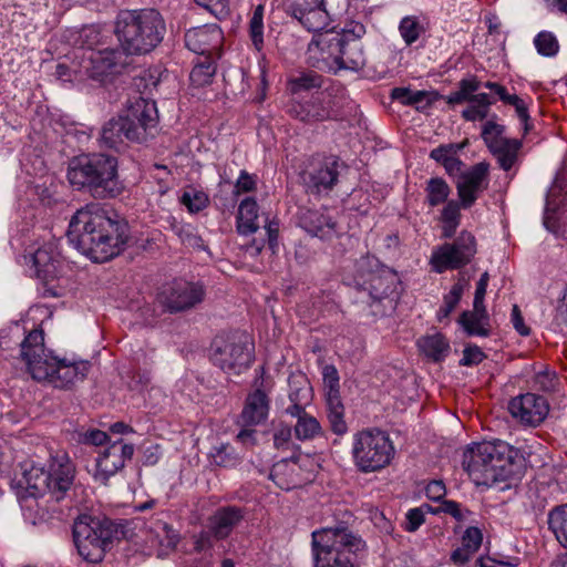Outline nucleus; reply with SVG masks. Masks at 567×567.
<instances>
[{"label": "nucleus", "instance_id": "nucleus-1", "mask_svg": "<svg viewBox=\"0 0 567 567\" xmlns=\"http://www.w3.org/2000/svg\"><path fill=\"white\" fill-rule=\"evenodd\" d=\"M68 238L95 262L117 256L128 238L126 225L111 218L97 204L79 209L69 224Z\"/></svg>", "mask_w": 567, "mask_h": 567}, {"label": "nucleus", "instance_id": "nucleus-2", "mask_svg": "<svg viewBox=\"0 0 567 567\" xmlns=\"http://www.w3.org/2000/svg\"><path fill=\"white\" fill-rule=\"evenodd\" d=\"M518 451L495 440L468 446L463 453V468L476 485L492 486L514 475Z\"/></svg>", "mask_w": 567, "mask_h": 567}, {"label": "nucleus", "instance_id": "nucleus-3", "mask_svg": "<svg viewBox=\"0 0 567 567\" xmlns=\"http://www.w3.org/2000/svg\"><path fill=\"white\" fill-rule=\"evenodd\" d=\"M68 181L78 190H86L95 198L120 194L117 161L105 154H84L73 157L68 166Z\"/></svg>", "mask_w": 567, "mask_h": 567}, {"label": "nucleus", "instance_id": "nucleus-4", "mask_svg": "<svg viewBox=\"0 0 567 567\" xmlns=\"http://www.w3.org/2000/svg\"><path fill=\"white\" fill-rule=\"evenodd\" d=\"M114 32L126 54H146L163 41L166 25L154 9L126 10L117 16Z\"/></svg>", "mask_w": 567, "mask_h": 567}, {"label": "nucleus", "instance_id": "nucleus-5", "mask_svg": "<svg viewBox=\"0 0 567 567\" xmlns=\"http://www.w3.org/2000/svg\"><path fill=\"white\" fill-rule=\"evenodd\" d=\"M74 480L75 466L64 451L50 454L45 466L32 465L23 473L29 496L37 498L49 495L54 502H61L69 496Z\"/></svg>", "mask_w": 567, "mask_h": 567}, {"label": "nucleus", "instance_id": "nucleus-6", "mask_svg": "<svg viewBox=\"0 0 567 567\" xmlns=\"http://www.w3.org/2000/svg\"><path fill=\"white\" fill-rule=\"evenodd\" d=\"M364 542L343 526L326 527L312 533L315 567H354Z\"/></svg>", "mask_w": 567, "mask_h": 567}, {"label": "nucleus", "instance_id": "nucleus-7", "mask_svg": "<svg viewBox=\"0 0 567 567\" xmlns=\"http://www.w3.org/2000/svg\"><path fill=\"white\" fill-rule=\"evenodd\" d=\"M309 51L318 52V62L328 68L358 71L367 61L363 44L358 38L333 29L317 34L309 44Z\"/></svg>", "mask_w": 567, "mask_h": 567}, {"label": "nucleus", "instance_id": "nucleus-8", "mask_svg": "<svg viewBox=\"0 0 567 567\" xmlns=\"http://www.w3.org/2000/svg\"><path fill=\"white\" fill-rule=\"evenodd\" d=\"M351 453L360 472L373 473L391 463L395 449L386 432L369 427L353 434Z\"/></svg>", "mask_w": 567, "mask_h": 567}, {"label": "nucleus", "instance_id": "nucleus-9", "mask_svg": "<svg viewBox=\"0 0 567 567\" xmlns=\"http://www.w3.org/2000/svg\"><path fill=\"white\" fill-rule=\"evenodd\" d=\"M115 528L109 519L80 516L73 525V539L79 554L90 563H100L109 549Z\"/></svg>", "mask_w": 567, "mask_h": 567}, {"label": "nucleus", "instance_id": "nucleus-10", "mask_svg": "<svg viewBox=\"0 0 567 567\" xmlns=\"http://www.w3.org/2000/svg\"><path fill=\"white\" fill-rule=\"evenodd\" d=\"M254 359V344L241 332L219 336L214 340L213 362L227 373L240 374Z\"/></svg>", "mask_w": 567, "mask_h": 567}, {"label": "nucleus", "instance_id": "nucleus-11", "mask_svg": "<svg viewBox=\"0 0 567 567\" xmlns=\"http://www.w3.org/2000/svg\"><path fill=\"white\" fill-rule=\"evenodd\" d=\"M476 251L475 237L468 231H462L454 241L433 248L430 265L437 274L460 269L472 261Z\"/></svg>", "mask_w": 567, "mask_h": 567}, {"label": "nucleus", "instance_id": "nucleus-12", "mask_svg": "<svg viewBox=\"0 0 567 567\" xmlns=\"http://www.w3.org/2000/svg\"><path fill=\"white\" fill-rule=\"evenodd\" d=\"M21 358L28 372L39 382H47L56 365L58 358L44 347L42 330H32L21 343Z\"/></svg>", "mask_w": 567, "mask_h": 567}, {"label": "nucleus", "instance_id": "nucleus-13", "mask_svg": "<svg viewBox=\"0 0 567 567\" xmlns=\"http://www.w3.org/2000/svg\"><path fill=\"white\" fill-rule=\"evenodd\" d=\"M127 64L126 53L114 48L87 51L82 61V68L87 76L101 83L120 74Z\"/></svg>", "mask_w": 567, "mask_h": 567}, {"label": "nucleus", "instance_id": "nucleus-14", "mask_svg": "<svg viewBox=\"0 0 567 567\" xmlns=\"http://www.w3.org/2000/svg\"><path fill=\"white\" fill-rule=\"evenodd\" d=\"M505 127L493 121H487L482 130V137L489 152L504 171H509L518 158L522 142L504 136Z\"/></svg>", "mask_w": 567, "mask_h": 567}, {"label": "nucleus", "instance_id": "nucleus-15", "mask_svg": "<svg viewBox=\"0 0 567 567\" xmlns=\"http://www.w3.org/2000/svg\"><path fill=\"white\" fill-rule=\"evenodd\" d=\"M204 296L205 291L202 285L175 280L163 288L157 300L167 311L179 312L200 303Z\"/></svg>", "mask_w": 567, "mask_h": 567}, {"label": "nucleus", "instance_id": "nucleus-16", "mask_svg": "<svg viewBox=\"0 0 567 567\" xmlns=\"http://www.w3.org/2000/svg\"><path fill=\"white\" fill-rule=\"evenodd\" d=\"M285 11L309 32L322 33L330 24L323 0H286Z\"/></svg>", "mask_w": 567, "mask_h": 567}, {"label": "nucleus", "instance_id": "nucleus-17", "mask_svg": "<svg viewBox=\"0 0 567 567\" xmlns=\"http://www.w3.org/2000/svg\"><path fill=\"white\" fill-rule=\"evenodd\" d=\"M121 117L130 131L138 133V137H128L133 142H143L152 135L158 120L155 102L143 97H137Z\"/></svg>", "mask_w": 567, "mask_h": 567}, {"label": "nucleus", "instance_id": "nucleus-18", "mask_svg": "<svg viewBox=\"0 0 567 567\" xmlns=\"http://www.w3.org/2000/svg\"><path fill=\"white\" fill-rule=\"evenodd\" d=\"M134 446L118 439L104 446L96 458L94 480L106 484L110 477L121 471L125 462L133 456Z\"/></svg>", "mask_w": 567, "mask_h": 567}, {"label": "nucleus", "instance_id": "nucleus-19", "mask_svg": "<svg viewBox=\"0 0 567 567\" xmlns=\"http://www.w3.org/2000/svg\"><path fill=\"white\" fill-rule=\"evenodd\" d=\"M338 161L334 157L313 158L302 174L307 189L313 194L329 192L338 181Z\"/></svg>", "mask_w": 567, "mask_h": 567}, {"label": "nucleus", "instance_id": "nucleus-20", "mask_svg": "<svg viewBox=\"0 0 567 567\" xmlns=\"http://www.w3.org/2000/svg\"><path fill=\"white\" fill-rule=\"evenodd\" d=\"M224 35L215 23L189 29L185 33V45L200 56H220Z\"/></svg>", "mask_w": 567, "mask_h": 567}, {"label": "nucleus", "instance_id": "nucleus-21", "mask_svg": "<svg viewBox=\"0 0 567 567\" xmlns=\"http://www.w3.org/2000/svg\"><path fill=\"white\" fill-rule=\"evenodd\" d=\"M508 410L520 423L537 426L548 415L549 404L544 396L526 393L512 399Z\"/></svg>", "mask_w": 567, "mask_h": 567}, {"label": "nucleus", "instance_id": "nucleus-22", "mask_svg": "<svg viewBox=\"0 0 567 567\" xmlns=\"http://www.w3.org/2000/svg\"><path fill=\"white\" fill-rule=\"evenodd\" d=\"M488 164L478 163L463 173L456 183L463 208H470L488 186Z\"/></svg>", "mask_w": 567, "mask_h": 567}, {"label": "nucleus", "instance_id": "nucleus-23", "mask_svg": "<svg viewBox=\"0 0 567 567\" xmlns=\"http://www.w3.org/2000/svg\"><path fill=\"white\" fill-rule=\"evenodd\" d=\"M288 112L306 123L327 121L332 116V97L330 94L320 93L305 102H292Z\"/></svg>", "mask_w": 567, "mask_h": 567}, {"label": "nucleus", "instance_id": "nucleus-24", "mask_svg": "<svg viewBox=\"0 0 567 567\" xmlns=\"http://www.w3.org/2000/svg\"><path fill=\"white\" fill-rule=\"evenodd\" d=\"M245 517L246 511L243 507L235 505L219 507L208 518L206 535L218 540L226 539Z\"/></svg>", "mask_w": 567, "mask_h": 567}, {"label": "nucleus", "instance_id": "nucleus-25", "mask_svg": "<svg viewBox=\"0 0 567 567\" xmlns=\"http://www.w3.org/2000/svg\"><path fill=\"white\" fill-rule=\"evenodd\" d=\"M299 225L311 236L329 240L338 236L337 223L326 212L302 209Z\"/></svg>", "mask_w": 567, "mask_h": 567}, {"label": "nucleus", "instance_id": "nucleus-26", "mask_svg": "<svg viewBox=\"0 0 567 567\" xmlns=\"http://www.w3.org/2000/svg\"><path fill=\"white\" fill-rule=\"evenodd\" d=\"M89 370V361L69 362L64 359H59L47 382L58 389H70L83 381Z\"/></svg>", "mask_w": 567, "mask_h": 567}, {"label": "nucleus", "instance_id": "nucleus-27", "mask_svg": "<svg viewBox=\"0 0 567 567\" xmlns=\"http://www.w3.org/2000/svg\"><path fill=\"white\" fill-rule=\"evenodd\" d=\"M396 276L388 270L370 271L368 277L359 282L373 301H381L392 296L396 289Z\"/></svg>", "mask_w": 567, "mask_h": 567}, {"label": "nucleus", "instance_id": "nucleus-28", "mask_svg": "<svg viewBox=\"0 0 567 567\" xmlns=\"http://www.w3.org/2000/svg\"><path fill=\"white\" fill-rule=\"evenodd\" d=\"M270 478L281 489L289 491L301 485L306 478L295 457L284 458L272 465Z\"/></svg>", "mask_w": 567, "mask_h": 567}, {"label": "nucleus", "instance_id": "nucleus-29", "mask_svg": "<svg viewBox=\"0 0 567 567\" xmlns=\"http://www.w3.org/2000/svg\"><path fill=\"white\" fill-rule=\"evenodd\" d=\"M33 265L38 277L49 280L58 276L61 260L56 244L49 241L43 244L32 254Z\"/></svg>", "mask_w": 567, "mask_h": 567}, {"label": "nucleus", "instance_id": "nucleus-30", "mask_svg": "<svg viewBox=\"0 0 567 567\" xmlns=\"http://www.w3.org/2000/svg\"><path fill=\"white\" fill-rule=\"evenodd\" d=\"M269 398L261 389L248 394L240 414V422L245 426L258 425L265 422L269 414Z\"/></svg>", "mask_w": 567, "mask_h": 567}, {"label": "nucleus", "instance_id": "nucleus-31", "mask_svg": "<svg viewBox=\"0 0 567 567\" xmlns=\"http://www.w3.org/2000/svg\"><path fill=\"white\" fill-rule=\"evenodd\" d=\"M288 398L290 405L286 408V413L292 412L295 408L303 410L312 402V386L303 373H292L288 379Z\"/></svg>", "mask_w": 567, "mask_h": 567}, {"label": "nucleus", "instance_id": "nucleus-32", "mask_svg": "<svg viewBox=\"0 0 567 567\" xmlns=\"http://www.w3.org/2000/svg\"><path fill=\"white\" fill-rule=\"evenodd\" d=\"M147 540L158 548L157 555L161 557L176 547L178 534L167 523L156 520L150 527Z\"/></svg>", "mask_w": 567, "mask_h": 567}, {"label": "nucleus", "instance_id": "nucleus-33", "mask_svg": "<svg viewBox=\"0 0 567 567\" xmlns=\"http://www.w3.org/2000/svg\"><path fill=\"white\" fill-rule=\"evenodd\" d=\"M287 414L296 419L293 432L298 440L309 441L322 435L323 432L319 421L308 413L306 409L295 408L292 412Z\"/></svg>", "mask_w": 567, "mask_h": 567}, {"label": "nucleus", "instance_id": "nucleus-34", "mask_svg": "<svg viewBox=\"0 0 567 567\" xmlns=\"http://www.w3.org/2000/svg\"><path fill=\"white\" fill-rule=\"evenodd\" d=\"M465 145L466 142L440 145L431 151L430 157L442 164L450 175L456 174L462 167V162L458 159L457 153L463 150Z\"/></svg>", "mask_w": 567, "mask_h": 567}, {"label": "nucleus", "instance_id": "nucleus-35", "mask_svg": "<svg viewBox=\"0 0 567 567\" xmlns=\"http://www.w3.org/2000/svg\"><path fill=\"white\" fill-rule=\"evenodd\" d=\"M127 123L122 121L121 115L117 118H111L104 124L101 132V140L107 147H116L128 137H138V133L130 131Z\"/></svg>", "mask_w": 567, "mask_h": 567}, {"label": "nucleus", "instance_id": "nucleus-36", "mask_svg": "<svg viewBox=\"0 0 567 567\" xmlns=\"http://www.w3.org/2000/svg\"><path fill=\"white\" fill-rule=\"evenodd\" d=\"M417 347L426 358L434 362L443 361L450 352V344L441 333L421 337L417 340Z\"/></svg>", "mask_w": 567, "mask_h": 567}, {"label": "nucleus", "instance_id": "nucleus-37", "mask_svg": "<svg viewBox=\"0 0 567 567\" xmlns=\"http://www.w3.org/2000/svg\"><path fill=\"white\" fill-rule=\"evenodd\" d=\"M258 205L251 197H247L239 204L237 216V229L243 235H249L257 231Z\"/></svg>", "mask_w": 567, "mask_h": 567}, {"label": "nucleus", "instance_id": "nucleus-38", "mask_svg": "<svg viewBox=\"0 0 567 567\" xmlns=\"http://www.w3.org/2000/svg\"><path fill=\"white\" fill-rule=\"evenodd\" d=\"M391 96L404 105L415 106L416 110L426 109L435 100V94L433 92L413 91L406 87L393 89Z\"/></svg>", "mask_w": 567, "mask_h": 567}, {"label": "nucleus", "instance_id": "nucleus-39", "mask_svg": "<svg viewBox=\"0 0 567 567\" xmlns=\"http://www.w3.org/2000/svg\"><path fill=\"white\" fill-rule=\"evenodd\" d=\"M327 419L331 431L337 435H343L348 431L344 419V406L340 396L326 398Z\"/></svg>", "mask_w": 567, "mask_h": 567}, {"label": "nucleus", "instance_id": "nucleus-40", "mask_svg": "<svg viewBox=\"0 0 567 567\" xmlns=\"http://www.w3.org/2000/svg\"><path fill=\"white\" fill-rule=\"evenodd\" d=\"M458 322L471 336L487 337L489 334V319L487 313L464 311Z\"/></svg>", "mask_w": 567, "mask_h": 567}, {"label": "nucleus", "instance_id": "nucleus-41", "mask_svg": "<svg viewBox=\"0 0 567 567\" xmlns=\"http://www.w3.org/2000/svg\"><path fill=\"white\" fill-rule=\"evenodd\" d=\"M216 59L217 56H202V59L195 63L189 75L193 85L204 86L212 82L216 73Z\"/></svg>", "mask_w": 567, "mask_h": 567}, {"label": "nucleus", "instance_id": "nucleus-42", "mask_svg": "<svg viewBox=\"0 0 567 567\" xmlns=\"http://www.w3.org/2000/svg\"><path fill=\"white\" fill-rule=\"evenodd\" d=\"M548 526L559 544L567 548V504L556 506L549 512Z\"/></svg>", "mask_w": 567, "mask_h": 567}, {"label": "nucleus", "instance_id": "nucleus-43", "mask_svg": "<svg viewBox=\"0 0 567 567\" xmlns=\"http://www.w3.org/2000/svg\"><path fill=\"white\" fill-rule=\"evenodd\" d=\"M426 203L431 207L439 206L446 202L451 188L449 184L441 177H433L426 183Z\"/></svg>", "mask_w": 567, "mask_h": 567}, {"label": "nucleus", "instance_id": "nucleus-44", "mask_svg": "<svg viewBox=\"0 0 567 567\" xmlns=\"http://www.w3.org/2000/svg\"><path fill=\"white\" fill-rule=\"evenodd\" d=\"M466 285L467 282L463 278H460L457 282L452 286L449 293L444 296L443 305L437 311V318L440 321L449 318L451 312L455 309L463 296Z\"/></svg>", "mask_w": 567, "mask_h": 567}, {"label": "nucleus", "instance_id": "nucleus-45", "mask_svg": "<svg viewBox=\"0 0 567 567\" xmlns=\"http://www.w3.org/2000/svg\"><path fill=\"white\" fill-rule=\"evenodd\" d=\"M460 206L455 200H450L446 203L442 210L441 220L443 223L442 227V236L445 238H451L460 224Z\"/></svg>", "mask_w": 567, "mask_h": 567}, {"label": "nucleus", "instance_id": "nucleus-46", "mask_svg": "<svg viewBox=\"0 0 567 567\" xmlns=\"http://www.w3.org/2000/svg\"><path fill=\"white\" fill-rule=\"evenodd\" d=\"M264 4H258L249 19V37L257 51H260L264 47Z\"/></svg>", "mask_w": 567, "mask_h": 567}, {"label": "nucleus", "instance_id": "nucleus-47", "mask_svg": "<svg viewBox=\"0 0 567 567\" xmlns=\"http://www.w3.org/2000/svg\"><path fill=\"white\" fill-rule=\"evenodd\" d=\"M480 87V82L476 78L463 79L458 83V89L454 92H451L447 96L449 104H461L463 102H468L472 99L474 92H476Z\"/></svg>", "mask_w": 567, "mask_h": 567}, {"label": "nucleus", "instance_id": "nucleus-48", "mask_svg": "<svg viewBox=\"0 0 567 567\" xmlns=\"http://www.w3.org/2000/svg\"><path fill=\"white\" fill-rule=\"evenodd\" d=\"M429 511L433 514H446L452 516L455 520L463 523L468 520L472 512L467 508L462 507V505L455 501H443L437 507L432 508L429 507Z\"/></svg>", "mask_w": 567, "mask_h": 567}, {"label": "nucleus", "instance_id": "nucleus-49", "mask_svg": "<svg viewBox=\"0 0 567 567\" xmlns=\"http://www.w3.org/2000/svg\"><path fill=\"white\" fill-rule=\"evenodd\" d=\"M322 79L315 72L302 73L289 81L291 93L297 94L302 91L321 87Z\"/></svg>", "mask_w": 567, "mask_h": 567}, {"label": "nucleus", "instance_id": "nucleus-50", "mask_svg": "<svg viewBox=\"0 0 567 567\" xmlns=\"http://www.w3.org/2000/svg\"><path fill=\"white\" fill-rule=\"evenodd\" d=\"M212 457L216 465L223 467H233L239 462V457L236 454L235 449L229 444H220L215 447Z\"/></svg>", "mask_w": 567, "mask_h": 567}, {"label": "nucleus", "instance_id": "nucleus-51", "mask_svg": "<svg viewBox=\"0 0 567 567\" xmlns=\"http://www.w3.org/2000/svg\"><path fill=\"white\" fill-rule=\"evenodd\" d=\"M537 52L545 56H554L559 49V44L555 35L547 31L539 32L534 39Z\"/></svg>", "mask_w": 567, "mask_h": 567}, {"label": "nucleus", "instance_id": "nucleus-52", "mask_svg": "<svg viewBox=\"0 0 567 567\" xmlns=\"http://www.w3.org/2000/svg\"><path fill=\"white\" fill-rule=\"evenodd\" d=\"M181 202L190 213H198L208 205V196L204 192L190 188L183 193Z\"/></svg>", "mask_w": 567, "mask_h": 567}, {"label": "nucleus", "instance_id": "nucleus-53", "mask_svg": "<svg viewBox=\"0 0 567 567\" xmlns=\"http://www.w3.org/2000/svg\"><path fill=\"white\" fill-rule=\"evenodd\" d=\"M400 34L406 44H412L420 37L423 28L415 18L405 17L399 25Z\"/></svg>", "mask_w": 567, "mask_h": 567}, {"label": "nucleus", "instance_id": "nucleus-54", "mask_svg": "<svg viewBox=\"0 0 567 567\" xmlns=\"http://www.w3.org/2000/svg\"><path fill=\"white\" fill-rule=\"evenodd\" d=\"M533 382L536 390L551 392L555 391L558 379L554 371L544 368L535 373Z\"/></svg>", "mask_w": 567, "mask_h": 567}, {"label": "nucleus", "instance_id": "nucleus-55", "mask_svg": "<svg viewBox=\"0 0 567 567\" xmlns=\"http://www.w3.org/2000/svg\"><path fill=\"white\" fill-rule=\"evenodd\" d=\"M79 42L86 47L89 51L96 50L95 47L101 43V30L96 25L84 27L79 34Z\"/></svg>", "mask_w": 567, "mask_h": 567}, {"label": "nucleus", "instance_id": "nucleus-56", "mask_svg": "<svg viewBox=\"0 0 567 567\" xmlns=\"http://www.w3.org/2000/svg\"><path fill=\"white\" fill-rule=\"evenodd\" d=\"M323 383L328 388L327 398L340 396L339 373L334 365L328 364L322 370Z\"/></svg>", "mask_w": 567, "mask_h": 567}, {"label": "nucleus", "instance_id": "nucleus-57", "mask_svg": "<svg viewBox=\"0 0 567 567\" xmlns=\"http://www.w3.org/2000/svg\"><path fill=\"white\" fill-rule=\"evenodd\" d=\"M483 540V534L480 528L471 526L465 529L464 534L462 535V546L468 549L471 553L475 554Z\"/></svg>", "mask_w": 567, "mask_h": 567}, {"label": "nucleus", "instance_id": "nucleus-58", "mask_svg": "<svg viewBox=\"0 0 567 567\" xmlns=\"http://www.w3.org/2000/svg\"><path fill=\"white\" fill-rule=\"evenodd\" d=\"M292 430L290 425L279 424L274 433V445L277 449H286L290 444Z\"/></svg>", "mask_w": 567, "mask_h": 567}, {"label": "nucleus", "instance_id": "nucleus-59", "mask_svg": "<svg viewBox=\"0 0 567 567\" xmlns=\"http://www.w3.org/2000/svg\"><path fill=\"white\" fill-rule=\"evenodd\" d=\"M485 358L484 352L476 346L466 347L463 351V358L461 359V365H475L481 363Z\"/></svg>", "mask_w": 567, "mask_h": 567}, {"label": "nucleus", "instance_id": "nucleus-60", "mask_svg": "<svg viewBox=\"0 0 567 567\" xmlns=\"http://www.w3.org/2000/svg\"><path fill=\"white\" fill-rule=\"evenodd\" d=\"M446 494L445 484L442 481H431L425 487V495L429 499L434 502H440V504L445 501L444 496Z\"/></svg>", "mask_w": 567, "mask_h": 567}, {"label": "nucleus", "instance_id": "nucleus-61", "mask_svg": "<svg viewBox=\"0 0 567 567\" xmlns=\"http://www.w3.org/2000/svg\"><path fill=\"white\" fill-rule=\"evenodd\" d=\"M424 523V513L421 508H412L406 513L405 529L415 532Z\"/></svg>", "mask_w": 567, "mask_h": 567}, {"label": "nucleus", "instance_id": "nucleus-62", "mask_svg": "<svg viewBox=\"0 0 567 567\" xmlns=\"http://www.w3.org/2000/svg\"><path fill=\"white\" fill-rule=\"evenodd\" d=\"M256 187V181L254 176L249 175L246 171H241L236 185H235V193H247L254 190Z\"/></svg>", "mask_w": 567, "mask_h": 567}, {"label": "nucleus", "instance_id": "nucleus-63", "mask_svg": "<svg viewBox=\"0 0 567 567\" xmlns=\"http://www.w3.org/2000/svg\"><path fill=\"white\" fill-rule=\"evenodd\" d=\"M474 556L468 549L463 547L462 545L454 549L451 554V561L456 566H463L468 563Z\"/></svg>", "mask_w": 567, "mask_h": 567}, {"label": "nucleus", "instance_id": "nucleus-64", "mask_svg": "<svg viewBox=\"0 0 567 567\" xmlns=\"http://www.w3.org/2000/svg\"><path fill=\"white\" fill-rule=\"evenodd\" d=\"M106 440L107 434L100 430L86 431L82 436V442L93 445H102L106 442Z\"/></svg>", "mask_w": 567, "mask_h": 567}]
</instances>
